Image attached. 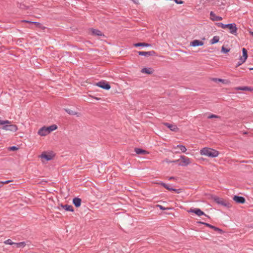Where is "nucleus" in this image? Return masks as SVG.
<instances>
[{
    "label": "nucleus",
    "mask_w": 253,
    "mask_h": 253,
    "mask_svg": "<svg viewBox=\"0 0 253 253\" xmlns=\"http://www.w3.org/2000/svg\"><path fill=\"white\" fill-rule=\"evenodd\" d=\"M17 149H18V148L16 147H15V146H12V147H11L10 148V150H12V151H15V150H16Z\"/></svg>",
    "instance_id": "nucleus-37"
},
{
    "label": "nucleus",
    "mask_w": 253,
    "mask_h": 253,
    "mask_svg": "<svg viewBox=\"0 0 253 253\" xmlns=\"http://www.w3.org/2000/svg\"><path fill=\"white\" fill-rule=\"evenodd\" d=\"M22 22H26V23H30V24H33V22H32V21H27V20H22L21 21Z\"/></svg>",
    "instance_id": "nucleus-40"
},
{
    "label": "nucleus",
    "mask_w": 253,
    "mask_h": 253,
    "mask_svg": "<svg viewBox=\"0 0 253 253\" xmlns=\"http://www.w3.org/2000/svg\"><path fill=\"white\" fill-rule=\"evenodd\" d=\"M213 200L217 204L224 206H227L228 205V203L225 200L219 197H215L213 198Z\"/></svg>",
    "instance_id": "nucleus-9"
},
{
    "label": "nucleus",
    "mask_w": 253,
    "mask_h": 253,
    "mask_svg": "<svg viewBox=\"0 0 253 253\" xmlns=\"http://www.w3.org/2000/svg\"><path fill=\"white\" fill-rule=\"evenodd\" d=\"M245 61H243V60H242V59H241L240 58L239 59V61H238L237 64V66H236V67H239V66L241 65L243 63H244Z\"/></svg>",
    "instance_id": "nucleus-32"
},
{
    "label": "nucleus",
    "mask_w": 253,
    "mask_h": 253,
    "mask_svg": "<svg viewBox=\"0 0 253 253\" xmlns=\"http://www.w3.org/2000/svg\"><path fill=\"white\" fill-rule=\"evenodd\" d=\"M94 98H95L96 100H100V98H98V97H95Z\"/></svg>",
    "instance_id": "nucleus-46"
},
{
    "label": "nucleus",
    "mask_w": 253,
    "mask_h": 253,
    "mask_svg": "<svg viewBox=\"0 0 253 253\" xmlns=\"http://www.w3.org/2000/svg\"><path fill=\"white\" fill-rule=\"evenodd\" d=\"M154 69L152 68H144L141 70V72L142 74H146L148 75L152 74L154 73Z\"/></svg>",
    "instance_id": "nucleus-12"
},
{
    "label": "nucleus",
    "mask_w": 253,
    "mask_h": 253,
    "mask_svg": "<svg viewBox=\"0 0 253 253\" xmlns=\"http://www.w3.org/2000/svg\"><path fill=\"white\" fill-rule=\"evenodd\" d=\"M2 125H8V124H10V122L8 120L2 121Z\"/></svg>",
    "instance_id": "nucleus-35"
},
{
    "label": "nucleus",
    "mask_w": 253,
    "mask_h": 253,
    "mask_svg": "<svg viewBox=\"0 0 253 253\" xmlns=\"http://www.w3.org/2000/svg\"><path fill=\"white\" fill-rule=\"evenodd\" d=\"M249 33L251 34L253 36V32L251 31H249Z\"/></svg>",
    "instance_id": "nucleus-45"
},
{
    "label": "nucleus",
    "mask_w": 253,
    "mask_h": 253,
    "mask_svg": "<svg viewBox=\"0 0 253 253\" xmlns=\"http://www.w3.org/2000/svg\"><path fill=\"white\" fill-rule=\"evenodd\" d=\"M33 24H34L36 27L41 28L42 27V24L40 23L39 22H33Z\"/></svg>",
    "instance_id": "nucleus-34"
},
{
    "label": "nucleus",
    "mask_w": 253,
    "mask_h": 253,
    "mask_svg": "<svg viewBox=\"0 0 253 253\" xmlns=\"http://www.w3.org/2000/svg\"><path fill=\"white\" fill-rule=\"evenodd\" d=\"M243 55L240 57V58L242 59L243 61H246L248 58V52L246 48H243L242 49Z\"/></svg>",
    "instance_id": "nucleus-18"
},
{
    "label": "nucleus",
    "mask_w": 253,
    "mask_h": 253,
    "mask_svg": "<svg viewBox=\"0 0 253 253\" xmlns=\"http://www.w3.org/2000/svg\"><path fill=\"white\" fill-rule=\"evenodd\" d=\"M233 200L236 203H238L244 204L245 202V199L243 197L235 196L233 197Z\"/></svg>",
    "instance_id": "nucleus-16"
},
{
    "label": "nucleus",
    "mask_w": 253,
    "mask_h": 253,
    "mask_svg": "<svg viewBox=\"0 0 253 253\" xmlns=\"http://www.w3.org/2000/svg\"><path fill=\"white\" fill-rule=\"evenodd\" d=\"M172 163H179V161H178V159L177 160H173V161H172Z\"/></svg>",
    "instance_id": "nucleus-43"
},
{
    "label": "nucleus",
    "mask_w": 253,
    "mask_h": 253,
    "mask_svg": "<svg viewBox=\"0 0 253 253\" xmlns=\"http://www.w3.org/2000/svg\"><path fill=\"white\" fill-rule=\"evenodd\" d=\"M2 121L0 120V125H2Z\"/></svg>",
    "instance_id": "nucleus-47"
},
{
    "label": "nucleus",
    "mask_w": 253,
    "mask_h": 253,
    "mask_svg": "<svg viewBox=\"0 0 253 253\" xmlns=\"http://www.w3.org/2000/svg\"><path fill=\"white\" fill-rule=\"evenodd\" d=\"M22 22H26V23H30V24H33V22H32V21H27V20H22L21 21Z\"/></svg>",
    "instance_id": "nucleus-39"
},
{
    "label": "nucleus",
    "mask_w": 253,
    "mask_h": 253,
    "mask_svg": "<svg viewBox=\"0 0 253 253\" xmlns=\"http://www.w3.org/2000/svg\"><path fill=\"white\" fill-rule=\"evenodd\" d=\"M236 90H251V89L247 86L244 87H237L235 88Z\"/></svg>",
    "instance_id": "nucleus-27"
},
{
    "label": "nucleus",
    "mask_w": 253,
    "mask_h": 253,
    "mask_svg": "<svg viewBox=\"0 0 253 253\" xmlns=\"http://www.w3.org/2000/svg\"><path fill=\"white\" fill-rule=\"evenodd\" d=\"M174 179V177H169V179Z\"/></svg>",
    "instance_id": "nucleus-48"
},
{
    "label": "nucleus",
    "mask_w": 253,
    "mask_h": 253,
    "mask_svg": "<svg viewBox=\"0 0 253 253\" xmlns=\"http://www.w3.org/2000/svg\"><path fill=\"white\" fill-rule=\"evenodd\" d=\"M11 181V180H7V181H2V182L3 184H5L9 183Z\"/></svg>",
    "instance_id": "nucleus-41"
},
{
    "label": "nucleus",
    "mask_w": 253,
    "mask_h": 253,
    "mask_svg": "<svg viewBox=\"0 0 253 253\" xmlns=\"http://www.w3.org/2000/svg\"><path fill=\"white\" fill-rule=\"evenodd\" d=\"M214 82H216V81H219V82H222V83H225V80H222V79H213L212 80Z\"/></svg>",
    "instance_id": "nucleus-33"
},
{
    "label": "nucleus",
    "mask_w": 253,
    "mask_h": 253,
    "mask_svg": "<svg viewBox=\"0 0 253 253\" xmlns=\"http://www.w3.org/2000/svg\"><path fill=\"white\" fill-rule=\"evenodd\" d=\"M210 18L212 21H220L222 19V18L220 16H218L215 15L213 12L210 13Z\"/></svg>",
    "instance_id": "nucleus-13"
},
{
    "label": "nucleus",
    "mask_w": 253,
    "mask_h": 253,
    "mask_svg": "<svg viewBox=\"0 0 253 253\" xmlns=\"http://www.w3.org/2000/svg\"><path fill=\"white\" fill-rule=\"evenodd\" d=\"M2 129L7 131L15 132L18 129V127L15 125H10L4 126Z\"/></svg>",
    "instance_id": "nucleus-8"
},
{
    "label": "nucleus",
    "mask_w": 253,
    "mask_h": 253,
    "mask_svg": "<svg viewBox=\"0 0 253 253\" xmlns=\"http://www.w3.org/2000/svg\"><path fill=\"white\" fill-rule=\"evenodd\" d=\"M161 184L164 186L165 188H166L167 189L169 190V191H175L176 192H177V193H179V190H177V189H173V188H171L169 187V186L168 185L164 183H161Z\"/></svg>",
    "instance_id": "nucleus-22"
},
{
    "label": "nucleus",
    "mask_w": 253,
    "mask_h": 253,
    "mask_svg": "<svg viewBox=\"0 0 253 253\" xmlns=\"http://www.w3.org/2000/svg\"><path fill=\"white\" fill-rule=\"evenodd\" d=\"M57 128L58 127L56 125H52L47 127L44 126L39 130L38 133L41 136H45L49 134L52 131L56 130Z\"/></svg>",
    "instance_id": "nucleus-2"
},
{
    "label": "nucleus",
    "mask_w": 253,
    "mask_h": 253,
    "mask_svg": "<svg viewBox=\"0 0 253 253\" xmlns=\"http://www.w3.org/2000/svg\"><path fill=\"white\" fill-rule=\"evenodd\" d=\"M3 183L2 181L0 182V188H1L3 186Z\"/></svg>",
    "instance_id": "nucleus-44"
},
{
    "label": "nucleus",
    "mask_w": 253,
    "mask_h": 253,
    "mask_svg": "<svg viewBox=\"0 0 253 253\" xmlns=\"http://www.w3.org/2000/svg\"><path fill=\"white\" fill-rule=\"evenodd\" d=\"M4 243L6 245H14L15 243L13 242L10 239H8L4 242Z\"/></svg>",
    "instance_id": "nucleus-29"
},
{
    "label": "nucleus",
    "mask_w": 253,
    "mask_h": 253,
    "mask_svg": "<svg viewBox=\"0 0 253 253\" xmlns=\"http://www.w3.org/2000/svg\"><path fill=\"white\" fill-rule=\"evenodd\" d=\"M62 207L67 211H74L73 207L71 205H66L65 206H62Z\"/></svg>",
    "instance_id": "nucleus-24"
},
{
    "label": "nucleus",
    "mask_w": 253,
    "mask_h": 253,
    "mask_svg": "<svg viewBox=\"0 0 253 253\" xmlns=\"http://www.w3.org/2000/svg\"><path fill=\"white\" fill-rule=\"evenodd\" d=\"M219 37L218 36H214L213 38L211 40L210 42L211 44H215L219 42Z\"/></svg>",
    "instance_id": "nucleus-25"
},
{
    "label": "nucleus",
    "mask_w": 253,
    "mask_h": 253,
    "mask_svg": "<svg viewBox=\"0 0 253 253\" xmlns=\"http://www.w3.org/2000/svg\"><path fill=\"white\" fill-rule=\"evenodd\" d=\"M204 45V42L198 40H195L190 42V45L192 46H202Z\"/></svg>",
    "instance_id": "nucleus-11"
},
{
    "label": "nucleus",
    "mask_w": 253,
    "mask_h": 253,
    "mask_svg": "<svg viewBox=\"0 0 253 253\" xmlns=\"http://www.w3.org/2000/svg\"><path fill=\"white\" fill-rule=\"evenodd\" d=\"M157 207H159L162 210H166V208H165V207H164L160 205H157Z\"/></svg>",
    "instance_id": "nucleus-36"
},
{
    "label": "nucleus",
    "mask_w": 253,
    "mask_h": 253,
    "mask_svg": "<svg viewBox=\"0 0 253 253\" xmlns=\"http://www.w3.org/2000/svg\"><path fill=\"white\" fill-rule=\"evenodd\" d=\"M172 148L175 153H179L180 152L185 153L187 150L186 148L182 145L173 146Z\"/></svg>",
    "instance_id": "nucleus-6"
},
{
    "label": "nucleus",
    "mask_w": 253,
    "mask_h": 253,
    "mask_svg": "<svg viewBox=\"0 0 253 253\" xmlns=\"http://www.w3.org/2000/svg\"><path fill=\"white\" fill-rule=\"evenodd\" d=\"M199 223L201 224H204V225H206L207 226L213 229L215 231H218L220 233H221L222 232V230L220 229V228L215 227L214 226H212L209 223L203 222H199Z\"/></svg>",
    "instance_id": "nucleus-15"
},
{
    "label": "nucleus",
    "mask_w": 253,
    "mask_h": 253,
    "mask_svg": "<svg viewBox=\"0 0 253 253\" xmlns=\"http://www.w3.org/2000/svg\"><path fill=\"white\" fill-rule=\"evenodd\" d=\"M230 51V49L225 48L224 46L222 47L221 51L223 53H227Z\"/></svg>",
    "instance_id": "nucleus-30"
},
{
    "label": "nucleus",
    "mask_w": 253,
    "mask_h": 253,
    "mask_svg": "<svg viewBox=\"0 0 253 253\" xmlns=\"http://www.w3.org/2000/svg\"><path fill=\"white\" fill-rule=\"evenodd\" d=\"M73 203L76 207H79L81 205V199L79 198H75L73 200Z\"/></svg>",
    "instance_id": "nucleus-19"
},
{
    "label": "nucleus",
    "mask_w": 253,
    "mask_h": 253,
    "mask_svg": "<svg viewBox=\"0 0 253 253\" xmlns=\"http://www.w3.org/2000/svg\"><path fill=\"white\" fill-rule=\"evenodd\" d=\"M178 161H179L178 165L182 167L187 166L191 163V159L184 155L180 156Z\"/></svg>",
    "instance_id": "nucleus-4"
},
{
    "label": "nucleus",
    "mask_w": 253,
    "mask_h": 253,
    "mask_svg": "<svg viewBox=\"0 0 253 253\" xmlns=\"http://www.w3.org/2000/svg\"><path fill=\"white\" fill-rule=\"evenodd\" d=\"M165 125L173 131L176 132L178 130V128L175 125H171L168 123H166Z\"/></svg>",
    "instance_id": "nucleus-17"
},
{
    "label": "nucleus",
    "mask_w": 253,
    "mask_h": 253,
    "mask_svg": "<svg viewBox=\"0 0 253 253\" xmlns=\"http://www.w3.org/2000/svg\"><path fill=\"white\" fill-rule=\"evenodd\" d=\"M14 245L16 246V247L17 248H21V247H25V243L24 242H22L18 243H15Z\"/></svg>",
    "instance_id": "nucleus-28"
},
{
    "label": "nucleus",
    "mask_w": 253,
    "mask_h": 253,
    "mask_svg": "<svg viewBox=\"0 0 253 253\" xmlns=\"http://www.w3.org/2000/svg\"><path fill=\"white\" fill-rule=\"evenodd\" d=\"M133 45L135 47H138V46H145V47H149V46H150L151 45L150 44H148V43H145V42H139V43H134L133 44Z\"/></svg>",
    "instance_id": "nucleus-23"
},
{
    "label": "nucleus",
    "mask_w": 253,
    "mask_h": 253,
    "mask_svg": "<svg viewBox=\"0 0 253 253\" xmlns=\"http://www.w3.org/2000/svg\"><path fill=\"white\" fill-rule=\"evenodd\" d=\"M175 2L177 4H182L183 1L182 0L178 1V0H174Z\"/></svg>",
    "instance_id": "nucleus-38"
},
{
    "label": "nucleus",
    "mask_w": 253,
    "mask_h": 253,
    "mask_svg": "<svg viewBox=\"0 0 253 253\" xmlns=\"http://www.w3.org/2000/svg\"><path fill=\"white\" fill-rule=\"evenodd\" d=\"M220 117L218 116L215 115H211L208 117L209 119H212V118H220Z\"/></svg>",
    "instance_id": "nucleus-31"
},
{
    "label": "nucleus",
    "mask_w": 253,
    "mask_h": 253,
    "mask_svg": "<svg viewBox=\"0 0 253 253\" xmlns=\"http://www.w3.org/2000/svg\"><path fill=\"white\" fill-rule=\"evenodd\" d=\"M165 162H166L167 163H172V161H169V160H168V159H166V160H165L164 161Z\"/></svg>",
    "instance_id": "nucleus-42"
},
{
    "label": "nucleus",
    "mask_w": 253,
    "mask_h": 253,
    "mask_svg": "<svg viewBox=\"0 0 253 253\" xmlns=\"http://www.w3.org/2000/svg\"><path fill=\"white\" fill-rule=\"evenodd\" d=\"M55 154L52 152H43L40 157L42 159L48 161L52 160Z\"/></svg>",
    "instance_id": "nucleus-5"
},
{
    "label": "nucleus",
    "mask_w": 253,
    "mask_h": 253,
    "mask_svg": "<svg viewBox=\"0 0 253 253\" xmlns=\"http://www.w3.org/2000/svg\"><path fill=\"white\" fill-rule=\"evenodd\" d=\"M95 85L103 89L109 90L110 89V85L106 81H101L95 84Z\"/></svg>",
    "instance_id": "nucleus-7"
},
{
    "label": "nucleus",
    "mask_w": 253,
    "mask_h": 253,
    "mask_svg": "<svg viewBox=\"0 0 253 253\" xmlns=\"http://www.w3.org/2000/svg\"><path fill=\"white\" fill-rule=\"evenodd\" d=\"M90 33L92 35H95V36H102V35L101 32H100V31H99L98 30H95V29H91L90 30Z\"/></svg>",
    "instance_id": "nucleus-21"
},
{
    "label": "nucleus",
    "mask_w": 253,
    "mask_h": 253,
    "mask_svg": "<svg viewBox=\"0 0 253 253\" xmlns=\"http://www.w3.org/2000/svg\"><path fill=\"white\" fill-rule=\"evenodd\" d=\"M200 154L202 156H205L210 158H215L218 157L219 152L210 147H205L200 150Z\"/></svg>",
    "instance_id": "nucleus-1"
},
{
    "label": "nucleus",
    "mask_w": 253,
    "mask_h": 253,
    "mask_svg": "<svg viewBox=\"0 0 253 253\" xmlns=\"http://www.w3.org/2000/svg\"><path fill=\"white\" fill-rule=\"evenodd\" d=\"M189 212L194 213L198 216H201L204 215L205 216H207L203 211H202L200 209L196 208V209H191L188 211Z\"/></svg>",
    "instance_id": "nucleus-10"
},
{
    "label": "nucleus",
    "mask_w": 253,
    "mask_h": 253,
    "mask_svg": "<svg viewBox=\"0 0 253 253\" xmlns=\"http://www.w3.org/2000/svg\"><path fill=\"white\" fill-rule=\"evenodd\" d=\"M218 26L224 29L226 28L228 29L230 31V33L232 34L236 35L237 34V28L235 23L223 24V23H220L218 24Z\"/></svg>",
    "instance_id": "nucleus-3"
},
{
    "label": "nucleus",
    "mask_w": 253,
    "mask_h": 253,
    "mask_svg": "<svg viewBox=\"0 0 253 253\" xmlns=\"http://www.w3.org/2000/svg\"><path fill=\"white\" fill-rule=\"evenodd\" d=\"M134 151L137 154H142V155H146V154H149V152L144 150H143V149H140V148H135L134 149Z\"/></svg>",
    "instance_id": "nucleus-20"
},
{
    "label": "nucleus",
    "mask_w": 253,
    "mask_h": 253,
    "mask_svg": "<svg viewBox=\"0 0 253 253\" xmlns=\"http://www.w3.org/2000/svg\"><path fill=\"white\" fill-rule=\"evenodd\" d=\"M66 112L69 114V115H78V113L73 111V110H72L71 109H66L65 110Z\"/></svg>",
    "instance_id": "nucleus-26"
},
{
    "label": "nucleus",
    "mask_w": 253,
    "mask_h": 253,
    "mask_svg": "<svg viewBox=\"0 0 253 253\" xmlns=\"http://www.w3.org/2000/svg\"><path fill=\"white\" fill-rule=\"evenodd\" d=\"M249 69H250V70H253V68H250Z\"/></svg>",
    "instance_id": "nucleus-49"
},
{
    "label": "nucleus",
    "mask_w": 253,
    "mask_h": 253,
    "mask_svg": "<svg viewBox=\"0 0 253 253\" xmlns=\"http://www.w3.org/2000/svg\"><path fill=\"white\" fill-rule=\"evenodd\" d=\"M138 54L140 55H143V56H153L155 55V52L154 51H139Z\"/></svg>",
    "instance_id": "nucleus-14"
}]
</instances>
